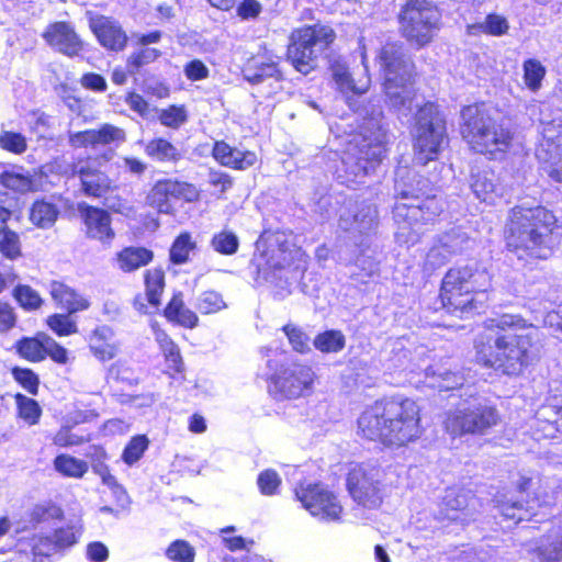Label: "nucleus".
I'll return each mask as SVG.
<instances>
[{"instance_id": "obj_8", "label": "nucleus", "mask_w": 562, "mask_h": 562, "mask_svg": "<svg viewBox=\"0 0 562 562\" xmlns=\"http://www.w3.org/2000/svg\"><path fill=\"white\" fill-rule=\"evenodd\" d=\"M266 379L267 391L276 401H295L311 396L319 384L315 368L299 360H272Z\"/></svg>"}, {"instance_id": "obj_14", "label": "nucleus", "mask_w": 562, "mask_h": 562, "mask_svg": "<svg viewBox=\"0 0 562 562\" xmlns=\"http://www.w3.org/2000/svg\"><path fill=\"white\" fill-rule=\"evenodd\" d=\"M346 490L351 499L363 509H378L383 504V484L379 470L370 464L357 463L349 469Z\"/></svg>"}, {"instance_id": "obj_63", "label": "nucleus", "mask_w": 562, "mask_h": 562, "mask_svg": "<svg viewBox=\"0 0 562 562\" xmlns=\"http://www.w3.org/2000/svg\"><path fill=\"white\" fill-rule=\"evenodd\" d=\"M13 297L25 310L35 308V292L30 285L19 284L13 290Z\"/></svg>"}, {"instance_id": "obj_12", "label": "nucleus", "mask_w": 562, "mask_h": 562, "mask_svg": "<svg viewBox=\"0 0 562 562\" xmlns=\"http://www.w3.org/2000/svg\"><path fill=\"white\" fill-rule=\"evenodd\" d=\"M503 416L495 404L481 401L446 414L443 427L453 437L485 436L502 424Z\"/></svg>"}, {"instance_id": "obj_7", "label": "nucleus", "mask_w": 562, "mask_h": 562, "mask_svg": "<svg viewBox=\"0 0 562 562\" xmlns=\"http://www.w3.org/2000/svg\"><path fill=\"white\" fill-rule=\"evenodd\" d=\"M385 142V132L373 120H369L360 133L351 136L341 159L348 181L361 182L374 170L383 158Z\"/></svg>"}, {"instance_id": "obj_48", "label": "nucleus", "mask_w": 562, "mask_h": 562, "mask_svg": "<svg viewBox=\"0 0 562 562\" xmlns=\"http://www.w3.org/2000/svg\"><path fill=\"white\" fill-rule=\"evenodd\" d=\"M436 241L440 244L445 251H449V255L452 257L463 249L468 237L460 229L453 228L439 236Z\"/></svg>"}, {"instance_id": "obj_13", "label": "nucleus", "mask_w": 562, "mask_h": 562, "mask_svg": "<svg viewBox=\"0 0 562 562\" xmlns=\"http://www.w3.org/2000/svg\"><path fill=\"white\" fill-rule=\"evenodd\" d=\"M440 13L429 0H406L398 13L400 31L413 45L428 44L439 29Z\"/></svg>"}, {"instance_id": "obj_4", "label": "nucleus", "mask_w": 562, "mask_h": 562, "mask_svg": "<svg viewBox=\"0 0 562 562\" xmlns=\"http://www.w3.org/2000/svg\"><path fill=\"white\" fill-rule=\"evenodd\" d=\"M378 63L383 71L384 92L390 104L406 114L412 110L415 98L414 66L411 59L404 54L402 45L387 43L381 48Z\"/></svg>"}, {"instance_id": "obj_31", "label": "nucleus", "mask_w": 562, "mask_h": 562, "mask_svg": "<svg viewBox=\"0 0 562 562\" xmlns=\"http://www.w3.org/2000/svg\"><path fill=\"white\" fill-rule=\"evenodd\" d=\"M165 316L168 321L188 328L195 327L199 321L196 314L184 305L180 292L173 294L165 308Z\"/></svg>"}, {"instance_id": "obj_50", "label": "nucleus", "mask_w": 562, "mask_h": 562, "mask_svg": "<svg viewBox=\"0 0 562 562\" xmlns=\"http://www.w3.org/2000/svg\"><path fill=\"white\" fill-rule=\"evenodd\" d=\"M160 55V50L156 48L143 47L131 54L127 59V67L131 72H134V70H137L140 67L154 63Z\"/></svg>"}, {"instance_id": "obj_49", "label": "nucleus", "mask_w": 562, "mask_h": 562, "mask_svg": "<svg viewBox=\"0 0 562 562\" xmlns=\"http://www.w3.org/2000/svg\"><path fill=\"white\" fill-rule=\"evenodd\" d=\"M47 325L59 336H68L77 331V324L70 314H55L48 317Z\"/></svg>"}, {"instance_id": "obj_46", "label": "nucleus", "mask_w": 562, "mask_h": 562, "mask_svg": "<svg viewBox=\"0 0 562 562\" xmlns=\"http://www.w3.org/2000/svg\"><path fill=\"white\" fill-rule=\"evenodd\" d=\"M1 183L4 188L20 193L32 191L33 188V180L30 175H22L14 171L2 172Z\"/></svg>"}, {"instance_id": "obj_57", "label": "nucleus", "mask_w": 562, "mask_h": 562, "mask_svg": "<svg viewBox=\"0 0 562 562\" xmlns=\"http://www.w3.org/2000/svg\"><path fill=\"white\" fill-rule=\"evenodd\" d=\"M58 214L59 211L53 203L37 201V227H50L56 222Z\"/></svg>"}, {"instance_id": "obj_38", "label": "nucleus", "mask_w": 562, "mask_h": 562, "mask_svg": "<svg viewBox=\"0 0 562 562\" xmlns=\"http://www.w3.org/2000/svg\"><path fill=\"white\" fill-rule=\"evenodd\" d=\"M0 252L10 260H15L22 255L19 235L8 225L0 226Z\"/></svg>"}, {"instance_id": "obj_21", "label": "nucleus", "mask_w": 562, "mask_h": 562, "mask_svg": "<svg viewBox=\"0 0 562 562\" xmlns=\"http://www.w3.org/2000/svg\"><path fill=\"white\" fill-rule=\"evenodd\" d=\"M125 140V132L111 124H103L95 130H87L69 134V144L74 148H95L112 143H121Z\"/></svg>"}, {"instance_id": "obj_11", "label": "nucleus", "mask_w": 562, "mask_h": 562, "mask_svg": "<svg viewBox=\"0 0 562 562\" xmlns=\"http://www.w3.org/2000/svg\"><path fill=\"white\" fill-rule=\"evenodd\" d=\"M334 30L316 24L296 30L291 35L286 57L294 69L303 75L316 68L317 58L335 40Z\"/></svg>"}, {"instance_id": "obj_64", "label": "nucleus", "mask_w": 562, "mask_h": 562, "mask_svg": "<svg viewBox=\"0 0 562 562\" xmlns=\"http://www.w3.org/2000/svg\"><path fill=\"white\" fill-rule=\"evenodd\" d=\"M16 315L10 303L0 300V333H7L15 326Z\"/></svg>"}, {"instance_id": "obj_58", "label": "nucleus", "mask_w": 562, "mask_h": 562, "mask_svg": "<svg viewBox=\"0 0 562 562\" xmlns=\"http://www.w3.org/2000/svg\"><path fill=\"white\" fill-rule=\"evenodd\" d=\"M15 403L18 408V416L23 419L27 425L35 424V401L22 395L15 394Z\"/></svg>"}, {"instance_id": "obj_34", "label": "nucleus", "mask_w": 562, "mask_h": 562, "mask_svg": "<svg viewBox=\"0 0 562 562\" xmlns=\"http://www.w3.org/2000/svg\"><path fill=\"white\" fill-rule=\"evenodd\" d=\"M153 252L146 248H125L117 254L119 268L125 272L134 271L149 263Z\"/></svg>"}, {"instance_id": "obj_44", "label": "nucleus", "mask_w": 562, "mask_h": 562, "mask_svg": "<svg viewBox=\"0 0 562 562\" xmlns=\"http://www.w3.org/2000/svg\"><path fill=\"white\" fill-rule=\"evenodd\" d=\"M546 76L544 66L537 59H528L524 63V81L528 89L537 91Z\"/></svg>"}, {"instance_id": "obj_35", "label": "nucleus", "mask_w": 562, "mask_h": 562, "mask_svg": "<svg viewBox=\"0 0 562 562\" xmlns=\"http://www.w3.org/2000/svg\"><path fill=\"white\" fill-rule=\"evenodd\" d=\"M54 468L65 477L81 479L88 472L89 465L85 460L60 453L54 459Z\"/></svg>"}, {"instance_id": "obj_28", "label": "nucleus", "mask_w": 562, "mask_h": 562, "mask_svg": "<svg viewBox=\"0 0 562 562\" xmlns=\"http://www.w3.org/2000/svg\"><path fill=\"white\" fill-rule=\"evenodd\" d=\"M529 551L540 562H562V522L551 527Z\"/></svg>"}, {"instance_id": "obj_56", "label": "nucleus", "mask_w": 562, "mask_h": 562, "mask_svg": "<svg viewBox=\"0 0 562 562\" xmlns=\"http://www.w3.org/2000/svg\"><path fill=\"white\" fill-rule=\"evenodd\" d=\"M508 22L507 20L497 14H490L486 16L485 21L479 25V29L487 34L494 36H501L507 33L508 31Z\"/></svg>"}, {"instance_id": "obj_62", "label": "nucleus", "mask_w": 562, "mask_h": 562, "mask_svg": "<svg viewBox=\"0 0 562 562\" xmlns=\"http://www.w3.org/2000/svg\"><path fill=\"white\" fill-rule=\"evenodd\" d=\"M465 383V378L461 372L447 371L441 376V382L437 385L440 392L460 390Z\"/></svg>"}, {"instance_id": "obj_60", "label": "nucleus", "mask_w": 562, "mask_h": 562, "mask_svg": "<svg viewBox=\"0 0 562 562\" xmlns=\"http://www.w3.org/2000/svg\"><path fill=\"white\" fill-rule=\"evenodd\" d=\"M282 329L294 351H303L307 347L308 336L301 328L288 324Z\"/></svg>"}, {"instance_id": "obj_30", "label": "nucleus", "mask_w": 562, "mask_h": 562, "mask_svg": "<svg viewBox=\"0 0 562 562\" xmlns=\"http://www.w3.org/2000/svg\"><path fill=\"white\" fill-rule=\"evenodd\" d=\"M52 299L69 314L85 311L90 303L82 295L78 294L74 289L58 281H52L48 285Z\"/></svg>"}, {"instance_id": "obj_36", "label": "nucleus", "mask_w": 562, "mask_h": 562, "mask_svg": "<svg viewBox=\"0 0 562 562\" xmlns=\"http://www.w3.org/2000/svg\"><path fill=\"white\" fill-rule=\"evenodd\" d=\"M145 288L148 302L153 306H158L165 288L164 271L158 268L147 270L145 273Z\"/></svg>"}, {"instance_id": "obj_22", "label": "nucleus", "mask_w": 562, "mask_h": 562, "mask_svg": "<svg viewBox=\"0 0 562 562\" xmlns=\"http://www.w3.org/2000/svg\"><path fill=\"white\" fill-rule=\"evenodd\" d=\"M78 210L85 224L86 235L102 244H110L115 235L111 227L110 214L102 209L86 204H79Z\"/></svg>"}, {"instance_id": "obj_20", "label": "nucleus", "mask_w": 562, "mask_h": 562, "mask_svg": "<svg viewBox=\"0 0 562 562\" xmlns=\"http://www.w3.org/2000/svg\"><path fill=\"white\" fill-rule=\"evenodd\" d=\"M80 537V530L74 525H65L49 532L37 535V562L42 558H52L75 546Z\"/></svg>"}, {"instance_id": "obj_47", "label": "nucleus", "mask_w": 562, "mask_h": 562, "mask_svg": "<svg viewBox=\"0 0 562 562\" xmlns=\"http://www.w3.org/2000/svg\"><path fill=\"white\" fill-rule=\"evenodd\" d=\"M281 484L282 479L274 469H265L258 474L257 485L259 492L265 496L278 494Z\"/></svg>"}, {"instance_id": "obj_33", "label": "nucleus", "mask_w": 562, "mask_h": 562, "mask_svg": "<svg viewBox=\"0 0 562 562\" xmlns=\"http://www.w3.org/2000/svg\"><path fill=\"white\" fill-rule=\"evenodd\" d=\"M145 153L148 157L162 162H175L181 157L180 150L162 137H156L147 142Z\"/></svg>"}, {"instance_id": "obj_24", "label": "nucleus", "mask_w": 562, "mask_h": 562, "mask_svg": "<svg viewBox=\"0 0 562 562\" xmlns=\"http://www.w3.org/2000/svg\"><path fill=\"white\" fill-rule=\"evenodd\" d=\"M45 41L60 53L74 57L82 49V42L70 24L56 22L49 25L43 34Z\"/></svg>"}, {"instance_id": "obj_32", "label": "nucleus", "mask_w": 562, "mask_h": 562, "mask_svg": "<svg viewBox=\"0 0 562 562\" xmlns=\"http://www.w3.org/2000/svg\"><path fill=\"white\" fill-rule=\"evenodd\" d=\"M471 188L475 196L484 202L493 203L499 195L496 177L490 170L473 173Z\"/></svg>"}, {"instance_id": "obj_26", "label": "nucleus", "mask_w": 562, "mask_h": 562, "mask_svg": "<svg viewBox=\"0 0 562 562\" xmlns=\"http://www.w3.org/2000/svg\"><path fill=\"white\" fill-rule=\"evenodd\" d=\"M95 160L78 161L74 165V173L79 175L82 189L91 196H102L110 188L111 180L95 168Z\"/></svg>"}, {"instance_id": "obj_51", "label": "nucleus", "mask_w": 562, "mask_h": 562, "mask_svg": "<svg viewBox=\"0 0 562 562\" xmlns=\"http://www.w3.org/2000/svg\"><path fill=\"white\" fill-rule=\"evenodd\" d=\"M196 306L201 313L212 314L225 308L226 304L220 293L205 291L200 295Z\"/></svg>"}, {"instance_id": "obj_23", "label": "nucleus", "mask_w": 562, "mask_h": 562, "mask_svg": "<svg viewBox=\"0 0 562 562\" xmlns=\"http://www.w3.org/2000/svg\"><path fill=\"white\" fill-rule=\"evenodd\" d=\"M89 25L105 48L121 50L125 47L127 36L115 20L104 15H93L89 20Z\"/></svg>"}, {"instance_id": "obj_10", "label": "nucleus", "mask_w": 562, "mask_h": 562, "mask_svg": "<svg viewBox=\"0 0 562 562\" xmlns=\"http://www.w3.org/2000/svg\"><path fill=\"white\" fill-rule=\"evenodd\" d=\"M416 160L426 165L435 160L447 143L446 121L438 106L431 102L420 106L412 130Z\"/></svg>"}, {"instance_id": "obj_61", "label": "nucleus", "mask_w": 562, "mask_h": 562, "mask_svg": "<svg viewBox=\"0 0 562 562\" xmlns=\"http://www.w3.org/2000/svg\"><path fill=\"white\" fill-rule=\"evenodd\" d=\"M450 258L449 251H445L440 244L435 241L426 255L425 265L427 269L434 270L443 266Z\"/></svg>"}, {"instance_id": "obj_16", "label": "nucleus", "mask_w": 562, "mask_h": 562, "mask_svg": "<svg viewBox=\"0 0 562 562\" xmlns=\"http://www.w3.org/2000/svg\"><path fill=\"white\" fill-rule=\"evenodd\" d=\"M554 498L547 490L537 488L524 501H499L497 508L507 521L515 525L535 519L543 509H551Z\"/></svg>"}, {"instance_id": "obj_18", "label": "nucleus", "mask_w": 562, "mask_h": 562, "mask_svg": "<svg viewBox=\"0 0 562 562\" xmlns=\"http://www.w3.org/2000/svg\"><path fill=\"white\" fill-rule=\"evenodd\" d=\"M471 499L470 491L457 486L448 487L438 505L436 519L446 525L468 520Z\"/></svg>"}, {"instance_id": "obj_54", "label": "nucleus", "mask_w": 562, "mask_h": 562, "mask_svg": "<svg viewBox=\"0 0 562 562\" xmlns=\"http://www.w3.org/2000/svg\"><path fill=\"white\" fill-rule=\"evenodd\" d=\"M91 437L87 435H78L74 432L72 427H61L55 435L54 442L59 447L79 446L90 441Z\"/></svg>"}, {"instance_id": "obj_1", "label": "nucleus", "mask_w": 562, "mask_h": 562, "mask_svg": "<svg viewBox=\"0 0 562 562\" xmlns=\"http://www.w3.org/2000/svg\"><path fill=\"white\" fill-rule=\"evenodd\" d=\"M357 434L382 448L406 447L424 434L422 408L411 397H382L361 412L357 419Z\"/></svg>"}, {"instance_id": "obj_37", "label": "nucleus", "mask_w": 562, "mask_h": 562, "mask_svg": "<svg viewBox=\"0 0 562 562\" xmlns=\"http://www.w3.org/2000/svg\"><path fill=\"white\" fill-rule=\"evenodd\" d=\"M64 518L65 512L58 502L47 499L37 504V525L42 529L50 524L60 522Z\"/></svg>"}, {"instance_id": "obj_5", "label": "nucleus", "mask_w": 562, "mask_h": 562, "mask_svg": "<svg viewBox=\"0 0 562 562\" xmlns=\"http://www.w3.org/2000/svg\"><path fill=\"white\" fill-rule=\"evenodd\" d=\"M492 286V276L477 262L450 268L441 282L440 297L451 312H467L475 307L474 295Z\"/></svg>"}, {"instance_id": "obj_43", "label": "nucleus", "mask_w": 562, "mask_h": 562, "mask_svg": "<svg viewBox=\"0 0 562 562\" xmlns=\"http://www.w3.org/2000/svg\"><path fill=\"white\" fill-rule=\"evenodd\" d=\"M195 248V243L192 241L191 234L188 232L181 233L173 241L170 248V260L173 263H184L191 250Z\"/></svg>"}, {"instance_id": "obj_52", "label": "nucleus", "mask_w": 562, "mask_h": 562, "mask_svg": "<svg viewBox=\"0 0 562 562\" xmlns=\"http://www.w3.org/2000/svg\"><path fill=\"white\" fill-rule=\"evenodd\" d=\"M91 348L94 351H103L104 348H115V336L108 326L95 328L90 337Z\"/></svg>"}, {"instance_id": "obj_15", "label": "nucleus", "mask_w": 562, "mask_h": 562, "mask_svg": "<svg viewBox=\"0 0 562 562\" xmlns=\"http://www.w3.org/2000/svg\"><path fill=\"white\" fill-rule=\"evenodd\" d=\"M294 497L312 516L326 521L341 519L344 507L338 495L321 482H299Z\"/></svg>"}, {"instance_id": "obj_17", "label": "nucleus", "mask_w": 562, "mask_h": 562, "mask_svg": "<svg viewBox=\"0 0 562 562\" xmlns=\"http://www.w3.org/2000/svg\"><path fill=\"white\" fill-rule=\"evenodd\" d=\"M362 57V71L356 77V74H351L348 67L340 63L335 61L331 67V78L337 88L342 94H363L368 91L371 79L367 70V53L368 46L366 40L362 38L359 42Z\"/></svg>"}, {"instance_id": "obj_29", "label": "nucleus", "mask_w": 562, "mask_h": 562, "mask_svg": "<svg viewBox=\"0 0 562 562\" xmlns=\"http://www.w3.org/2000/svg\"><path fill=\"white\" fill-rule=\"evenodd\" d=\"M213 157L222 166L246 170L257 162V155L250 150H240L225 142H216L213 148Z\"/></svg>"}, {"instance_id": "obj_42", "label": "nucleus", "mask_w": 562, "mask_h": 562, "mask_svg": "<svg viewBox=\"0 0 562 562\" xmlns=\"http://www.w3.org/2000/svg\"><path fill=\"white\" fill-rule=\"evenodd\" d=\"M345 341L340 330L330 329L315 337L314 347L319 351H339L345 348Z\"/></svg>"}, {"instance_id": "obj_55", "label": "nucleus", "mask_w": 562, "mask_h": 562, "mask_svg": "<svg viewBox=\"0 0 562 562\" xmlns=\"http://www.w3.org/2000/svg\"><path fill=\"white\" fill-rule=\"evenodd\" d=\"M159 121L167 127L178 128L187 121V111L183 106L171 105L161 110Z\"/></svg>"}, {"instance_id": "obj_39", "label": "nucleus", "mask_w": 562, "mask_h": 562, "mask_svg": "<svg viewBox=\"0 0 562 562\" xmlns=\"http://www.w3.org/2000/svg\"><path fill=\"white\" fill-rule=\"evenodd\" d=\"M527 353H520L513 356L512 353H495L494 362H491V367L495 371L506 375H518L521 372L524 366V359Z\"/></svg>"}, {"instance_id": "obj_45", "label": "nucleus", "mask_w": 562, "mask_h": 562, "mask_svg": "<svg viewBox=\"0 0 562 562\" xmlns=\"http://www.w3.org/2000/svg\"><path fill=\"white\" fill-rule=\"evenodd\" d=\"M166 557L172 562H194L195 550L187 540L177 539L166 549Z\"/></svg>"}, {"instance_id": "obj_53", "label": "nucleus", "mask_w": 562, "mask_h": 562, "mask_svg": "<svg viewBox=\"0 0 562 562\" xmlns=\"http://www.w3.org/2000/svg\"><path fill=\"white\" fill-rule=\"evenodd\" d=\"M0 148L13 154H22L26 150V139L20 133L4 131L0 134Z\"/></svg>"}, {"instance_id": "obj_9", "label": "nucleus", "mask_w": 562, "mask_h": 562, "mask_svg": "<svg viewBox=\"0 0 562 562\" xmlns=\"http://www.w3.org/2000/svg\"><path fill=\"white\" fill-rule=\"evenodd\" d=\"M393 214L397 223L396 238L403 244L418 240L420 225L432 222L442 211L440 201L435 195L420 198L413 191H401Z\"/></svg>"}, {"instance_id": "obj_2", "label": "nucleus", "mask_w": 562, "mask_h": 562, "mask_svg": "<svg viewBox=\"0 0 562 562\" xmlns=\"http://www.w3.org/2000/svg\"><path fill=\"white\" fill-rule=\"evenodd\" d=\"M555 223V216L546 207L516 206L506 225L507 247L519 259H546L551 254V234Z\"/></svg>"}, {"instance_id": "obj_25", "label": "nucleus", "mask_w": 562, "mask_h": 562, "mask_svg": "<svg viewBox=\"0 0 562 562\" xmlns=\"http://www.w3.org/2000/svg\"><path fill=\"white\" fill-rule=\"evenodd\" d=\"M376 216V209L371 204H349L340 211L339 226L344 231L366 233L375 226Z\"/></svg>"}, {"instance_id": "obj_27", "label": "nucleus", "mask_w": 562, "mask_h": 562, "mask_svg": "<svg viewBox=\"0 0 562 562\" xmlns=\"http://www.w3.org/2000/svg\"><path fill=\"white\" fill-rule=\"evenodd\" d=\"M302 256L301 249L288 243H281L277 248H271L266 262L267 267L262 270L265 279L273 282L278 272L290 268ZM278 278H281V276H278Z\"/></svg>"}, {"instance_id": "obj_59", "label": "nucleus", "mask_w": 562, "mask_h": 562, "mask_svg": "<svg viewBox=\"0 0 562 562\" xmlns=\"http://www.w3.org/2000/svg\"><path fill=\"white\" fill-rule=\"evenodd\" d=\"M267 79H274L277 81L281 79V72L273 61L261 64L254 75L248 76V80L252 83H261Z\"/></svg>"}, {"instance_id": "obj_3", "label": "nucleus", "mask_w": 562, "mask_h": 562, "mask_svg": "<svg viewBox=\"0 0 562 562\" xmlns=\"http://www.w3.org/2000/svg\"><path fill=\"white\" fill-rule=\"evenodd\" d=\"M461 116L462 136L474 151L497 158L510 148L514 133L493 117L484 105H468L462 110Z\"/></svg>"}, {"instance_id": "obj_40", "label": "nucleus", "mask_w": 562, "mask_h": 562, "mask_svg": "<svg viewBox=\"0 0 562 562\" xmlns=\"http://www.w3.org/2000/svg\"><path fill=\"white\" fill-rule=\"evenodd\" d=\"M239 239L237 235L228 229H223L213 235L211 247L222 255H234L237 252Z\"/></svg>"}, {"instance_id": "obj_41", "label": "nucleus", "mask_w": 562, "mask_h": 562, "mask_svg": "<svg viewBox=\"0 0 562 562\" xmlns=\"http://www.w3.org/2000/svg\"><path fill=\"white\" fill-rule=\"evenodd\" d=\"M149 446V440L146 435L133 436L122 452V460L127 465L136 463L145 453Z\"/></svg>"}, {"instance_id": "obj_19", "label": "nucleus", "mask_w": 562, "mask_h": 562, "mask_svg": "<svg viewBox=\"0 0 562 562\" xmlns=\"http://www.w3.org/2000/svg\"><path fill=\"white\" fill-rule=\"evenodd\" d=\"M196 195L194 188L188 183L164 180L153 187L147 195V204L160 213L169 214L172 211V199L183 196L192 201Z\"/></svg>"}, {"instance_id": "obj_6", "label": "nucleus", "mask_w": 562, "mask_h": 562, "mask_svg": "<svg viewBox=\"0 0 562 562\" xmlns=\"http://www.w3.org/2000/svg\"><path fill=\"white\" fill-rule=\"evenodd\" d=\"M540 341L541 333L535 325L518 315L505 314L483 327L475 339V348L480 351L494 348L528 351L538 348Z\"/></svg>"}]
</instances>
